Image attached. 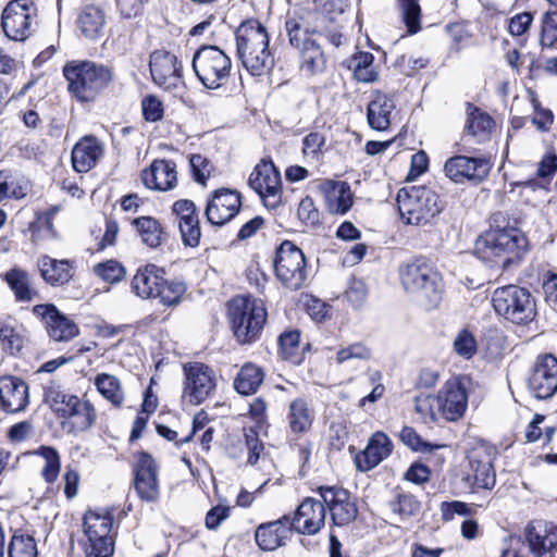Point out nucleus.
I'll list each match as a JSON object with an SVG mask.
<instances>
[{
  "instance_id": "6ab92c4d",
  "label": "nucleus",
  "mask_w": 557,
  "mask_h": 557,
  "mask_svg": "<svg viewBox=\"0 0 557 557\" xmlns=\"http://www.w3.org/2000/svg\"><path fill=\"white\" fill-rule=\"evenodd\" d=\"M242 208V196L235 189L219 188L212 191L205 209L207 221L222 226L234 219Z\"/></svg>"
},
{
  "instance_id": "4be33fe9",
  "label": "nucleus",
  "mask_w": 557,
  "mask_h": 557,
  "mask_svg": "<svg viewBox=\"0 0 557 557\" xmlns=\"http://www.w3.org/2000/svg\"><path fill=\"white\" fill-rule=\"evenodd\" d=\"M444 171L446 176L455 183L481 182L488 175L491 163L485 158L455 156L445 162Z\"/></svg>"
},
{
  "instance_id": "a19ab883",
  "label": "nucleus",
  "mask_w": 557,
  "mask_h": 557,
  "mask_svg": "<svg viewBox=\"0 0 557 557\" xmlns=\"http://www.w3.org/2000/svg\"><path fill=\"white\" fill-rule=\"evenodd\" d=\"M373 54L366 51H360L352 57L350 67L358 82L373 83L377 79L379 73L373 66Z\"/></svg>"
},
{
  "instance_id": "c03bdc74",
  "label": "nucleus",
  "mask_w": 557,
  "mask_h": 557,
  "mask_svg": "<svg viewBox=\"0 0 557 557\" xmlns=\"http://www.w3.org/2000/svg\"><path fill=\"white\" fill-rule=\"evenodd\" d=\"M494 125L493 119L479 109H473L468 116L466 129L474 137H486Z\"/></svg>"
},
{
  "instance_id": "c756f323",
  "label": "nucleus",
  "mask_w": 557,
  "mask_h": 557,
  "mask_svg": "<svg viewBox=\"0 0 557 557\" xmlns=\"http://www.w3.org/2000/svg\"><path fill=\"white\" fill-rule=\"evenodd\" d=\"M103 154V147L94 136L83 137L72 150V164L75 171H90Z\"/></svg>"
},
{
  "instance_id": "423d86ee",
  "label": "nucleus",
  "mask_w": 557,
  "mask_h": 557,
  "mask_svg": "<svg viewBox=\"0 0 557 557\" xmlns=\"http://www.w3.org/2000/svg\"><path fill=\"white\" fill-rule=\"evenodd\" d=\"M63 74L69 82L70 92L79 101L94 100L113 79L110 66L91 61L66 64Z\"/></svg>"
},
{
  "instance_id": "864d4df0",
  "label": "nucleus",
  "mask_w": 557,
  "mask_h": 557,
  "mask_svg": "<svg viewBox=\"0 0 557 557\" xmlns=\"http://www.w3.org/2000/svg\"><path fill=\"white\" fill-rule=\"evenodd\" d=\"M416 411L426 421L436 422L441 413L437 410V400L435 395L419 396L414 401Z\"/></svg>"
},
{
  "instance_id": "6e6552de",
  "label": "nucleus",
  "mask_w": 557,
  "mask_h": 557,
  "mask_svg": "<svg viewBox=\"0 0 557 557\" xmlns=\"http://www.w3.org/2000/svg\"><path fill=\"white\" fill-rule=\"evenodd\" d=\"M492 306L497 315L517 325L529 324L537 314L531 292L513 284L497 287L492 294Z\"/></svg>"
},
{
  "instance_id": "bf43d9fd",
  "label": "nucleus",
  "mask_w": 557,
  "mask_h": 557,
  "mask_svg": "<svg viewBox=\"0 0 557 557\" xmlns=\"http://www.w3.org/2000/svg\"><path fill=\"white\" fill-rule=\"evenodd\" d=\"M557 42V11L547 12L542 22L541 45L553 47Z\"/></svg>"
},
{
  "instance_id": "5701e85b",
  "label": "nucleus",
  "mask_w": 557,
  "mask_h": 557,
  "mask_svg": "<svg viewBox=\"0 0 557 557\" xmlns=\"http://www.w3.org/2000/svg\"><path fill=\"white\" fill-rule=\"evenodd\" d=\"M318 492L322 504L329 508L334 524L346 525L356 519L357 507L346 490L336 486H320Z\"/></svg>"
},
{
  "instance_id": "8fccbe9b",
  "label": "nucleus",
  "mask_w": 557,
  "mask_h": 557,
  "mask_svg": "<svg viewBox=\"0 0 557 557\" xmlns=\"http://www.w3.org/2000/svg\"><path fill=\"white\" fill-rule=\"evenodd\" d=\"M403 18L410 34L420 30L421 9L418 0H399Z\"/></svg>"
},
{
  "instance_id": "412c9836",
  "label": "nucleus",
  "mask_w": 557,
  "mask_h": 557,
  "mask_svg": "<svg viewBox=\"0 0 557 557\" xmlns=\"http://www.w3.org/2000/svg\"><path fill=\"white\" fill-rule=\"evenodd\" d=\"M134 475V487L138 497L147 503L157 502L160 496L158 467L149 454H138Z\"/></svg>"
},
{
  "instance_id": "3c124183",
  "label": "nucleus",
  "mask_w": 557,
  "mask_h": 557,
  "mask_svg": "<svg viewBox=\"0 0 557 557\" xmlns=\"http://www.w3.org/2000/svg\"><path fill=\"white\" fill-rule=\"evenodd\" d=\"M0 343L5 351L14 355L23 347V337L10 324L0 321Z\"/></svg>"
},
{
  "instance_id": "c85d7f7f",
  "label": "nucleus",
  "mask_w": 557,
  "mask_h": 557,
  "mask_svg": "<svg viewBox=\"0 0 557 557\" xmlns=\"http://www.w3.org/2000/svg\"><path fill=\"white\" fill-rule=\"evenodd\" d=\"M396 116L394 100L382 92H376L369 102L367 119L372 129L383 132L388 129Z\"/></svg>"
},
{
  "instance_id": "bb28decb",
  "label": "nucleus",
  "mask_w": 557,
  "mask_h": 557,
  "mask_svg": "<svg viewBox=\"0 0 557 557\" xmlns=\"http://www.w3.org/2000/svg\"><path fill=\"white\" fill-rule=\"evenodd\" d=\"M290 533L289 516H283L275 521L260 524L255 532V540L262 550L271 552L285 545Z\"/></svg>"
},
{
  "instance_id": "a211bd4d",
  "label": "nucleus",
  "mask_w": 557,
  "mask_h": 557,
  "mask_svg": "<svg viewBox=\"0 0 557 557\" xmlns=\"http://www.w3.org/2000/svg\"><path fill=\"white\" fill-rule=\"evenodd\" d=\"M32 313L45 324L49 337L54 342H69L79 333L77 324L53 304L35 305Z\"/></svg>"
},
{
  "instance_id": "09e8293b",
  "label": "nucleus",
  "mask_w": 557,
  "mask_h": 557,
  "mask_svg": "<svg viewBox=\"0 0 557 557\" xmlns=\"http://www.w3.org/2000/svg\"><path fill=\"white\" fill-rule=\"evenodd\" d=\"M372 356L371 349L361 342L349 344L336 351L335 362L343 364L349 360H369Z\"/></svg>"
},
{
  "instance_id": "f704fd0d",
  "label": "nucleus",
  "mask_w": 557,
  "mask_h": 557,
  "mask_svg": "<svg viewBox=\"0 0 557 557\" xmlns=\"http://www.w3.org/2000/svg\"><path fill=\"white\" fill-rule=\"evenodd\" d=\"M314 421V410L304 398L294 399L288 407L287 422L293 434L307 433Z\"/></svg>"
},
{
  "instance_id": "2eb2a0df",
  "label": "nucleus",
  "mask_w": 557,
  "mask_h": 557,
  "mask_svg": "<svg viewBox=\"0 0 557 557\" xmlns=\"http://www.w3.org/2000/svg\"><path fill=\"white\" fill-rule=\"evenodd\" d=\"M183 399L198 406L208 399L216 387L214 371L207 364L194 362L184 367Z\"/></svg>"
},
{
  "instance_id": "dca6fc26",
  "label": "nucleus",
  "mask_w": 557,
  "mask_h": 557,
  "mask_svg": "<svg viewBox=\"0 0 557 557\" xmlns=\"http://www.w3.org/2000/svg\"><path fill=\"white\" fill-rule=\"evenodd\" d=\"M528 391L537 399L552 398L557 392V358L552 354L536 357L528 380Z\"/></svg>"
},
{
  "instance_id": "a18cd8bd",
  "label": "nucleus",
  "mask_w": 557,
  "mask_h": 557,
  "mask_svg": "<svg viewBox=\"0 0 557 557\" xmlns=\"http://www.w3.org/2000/svg\"><path fill=\"white\" fill-rule=\"evenodd\" d=\"M37 544L28 534H14L9 545V557H37Z\"/></svg>"
},
{
  "instance_id": "a878e982",
  "label": "nucleus",
  "mask_w": 557,
  "mask_h": 557,
  "mask_svg": "<svg viewBox=\"0 0 557 557\" xmlns=\"http://www.w3.org/2000/svg\"><path fill=\"white\" fill-rule=\"evenodd\" d=\"M143 184L153 190L166 191L176 186V166L170 160H154L141 172Z\"/></svg>"
},
{
  "instance_id": "9d476101",
  "label": "nucleus",
  "mask_w": 557,
  "mask_h": 557,
  "mask_svg": "<svg viewBox=\"0 0 557 557\" xmlns=\"http://www.w3.org/2000/svg\"><path fill=\"white\" fill-rule=\"evenodd\" d=\"M557 548V525L533 521L524 530V541L517 549H507L503 557H549Z\"/></svg>"
},
{
  "instance_id": "13d9d810",
  "label": "nucleus",
  "mask_w": 557,
  "mask_h": 557,
  "mask_svg": "<svg viewBox=\"0 0 557 557\" xmlns=\"http://www.w3.org/2000/svg\"><path fill=\"white\" fill-rule=\"evenodd\" d=\"M25 191L9 171H0V201L7 198H22Z\"/></svg>"
},
{
  "instance_id": "f03ea898",
  "label": "nucleus",
  "mask_w": 557,
  "mask_h": 557,
  "mask_svg": "<svg viewBox=\"0 0 557 557\" xmlns=\"http://www.w3.org/2000/svg\"><path fill=\"white\" fill-rule=\"evenodd\" d=\"M528 249L525 235L517 227L491 225L475 240L474 253L491 267L506 269L520 260Z\"/></svg>"
},
{
  "instance_id": "ddd939ff",
  "label": "nucleus",
  "mask_w": 557,
  "mask_h": 557,
  "mask_svg": "<svg viewBox=\"0 0 557 557\" xmlns=\"http://www.w3.org/2000/svg\"><path fill=\"white\" fill-rule=\"evenodd\" d=\"M274 270L278 281L289 289L300 288L307 280L305 255L292 242H283L276 251Z\"/></svg>"
},
{
  "instance_id": "338daca9",
  "label": "nucleus",
  "mask_w": 557,
  "mask_h": 557,
  "mask_svg": "<svg viewBox=\"0 0 557 557\" xmlns=\"http://www.w3.org/2000/svg\"><path fill=\"white\" fill-rule=\"evenodd\" d=\"M325 144V138L322 134L313 132L308 134L302 139V152L306 157L317 159Z\"/></svg>"
},
{
  "instance_id": "603ef678",
  "label": "nucleus",
  "mask_w": 557,
  "mask_h": 557,
  "mask_svg": "<svg viewBox=\"0 0 557 557\" xmlns=\"http://www.w3.org/2000/svg\"><path fill=\"white\" fill-rule=\"evenodd\" d=\"M114 552L113 537H87L85 543L86 557H110Z\"/></svg>"
},
{
  "instance_id": "7c9ffc66",
  "label": "nucleus",
  "mask_w": 557,
  "mask_h": 557,
  "mask_svg": "<svg viewBox=\"0 0 557 557\" xmlns=\"http://www.w3.org/2000/svg\"><path fill=\"white\" fill-rule=\"evenodd\" d=\"M3 281L12 290L17 302H32L39 298L28 272L21 268H13L3 274Z\"/></svg>"
},
{
  "instance_id": "5fc2aeb1",
  "label": "nucleus",
  "mask_w": 557,
  "mask_h": 557,
  "mask_svg": "<svg viewBox=\"0 0 557 557\" xmlns=\"http://www.w3.org/2000/svg\"><path fill=\"white\" fill-rule=\"evenodd\" d=\"M521 188L520 195L525 203L536 206L547 194V189L535 180L520 182L516 184Z\"/></svg>"
},
{
  "instance_id": "774afa93",
  "label": "nucleus",
  "mask_w": 557,
  "mask_h": 557,
  "mask_svg": "<svg viewBox=\"0 0 557 557\" xmlns=\"http://www.w3.org/2000/svg\"><path fill=\"white\" fill-rule=\"evenodd\" d=\"M368 296V289L363 281L351 280L346 289V297L354 307L361 306Z\"/></svg>"
},
{
  "instance_id": "9b49d317",
  "label": "nucleus",
  "mask_w": 557,
  "mask_h": 557,
  "mask_svg": "<svg viewBox=\"0 0 557 557\" xmlns=\"http://www.w3.org/2000/svg\"><path fill=\"white\" fill-rule=\"evenodd\" d=\"M37 25V8L33 0H12L2 11L1 26L11 40H26Z\"/></svg>"
},
{
  "instance_id": "393cba45",
  "label": "nucleus",
  "mask_w": 557,
  "mask_h": 557,
  "mask_svg": "<svg viewBox=\"0 0 557 557\" xmlns=\"http://www.w3.org/2000/svg\"><path fill=\"white\" fill-rule=\"evenodd\" d=\"M28 385L16 376L0 377V406L10 413L20 412L28 405Z\"/></svg>"
},
{
  "instance_id": "72a5a7b5",
  "label": "nucleus",
  "mask_w": 557,
  "mask_h": 557,
  "mask_svg": "<svg viewBox=\"0 0 557 557\" xmlns=\"http://www.w3.org/2000/svg\"><path fill=\"white\" fill-rule=\"evenodd\" d=\"M38 267L44 281L52 286L66 284L73 276V267L69 260H57L44 256Z\"/></svg>"
},
{
  "instance_id": "20e7f679",
  "label": "nucleus",
  "mask_w": 557,
  "mask_h": 557,
  "mask_svg": "<svg viewBox=\"0 0 557 557\" xmlns=\"http://www.w3.org/2000/svg\"><path fill=\"white\" fill-rule=\"evenodd\" d=\"M404 288L426 310L436 308L444 294L441 274L423 260H414L400 272Z\"/></svg>"
},
{
  "instance_id": "b1692460",
  "label": "nucleus",
  "mask_w": 557,
  "mask_h": 557,
  "mask_svg": "<svg viewBox=\"0 0 557 557\" xmlns=\"http://www.w3.org/2000/svg\"><path fill=\"white\" fill-rule=\"evenodd\" d=\"M325 515L324 505L308 497L298 506L294 518H289L290 530L300 534L313 535L324 527Z\"/></svg>"
},
{
  "instance_id": "ea45409f",
  "label": "nucleus",
  "mask_w": 557,
  "mask_h": 557,
  "mask_svg": "<svg viewBox=\"0 0 557 557\" xmlns=\"http://www.w3.org/2000/svg\"><path fill=\"white\" fill-rule=\"evenodd\" d=\"M141 242L150 248H157L163 240V227L161 223L152 216H139L133 221Z\"/></svg>"
},
{
  "instance_id": "4d7b16f0",
  "label": "nucleus",
  "mask_w": 557,
  "mask_h": 557,
  "mask_svg": "<svg viewBox=\"0 0 557 557\" xmlns=\"http://www.w3.org/2000/svg\"><path fill=\"white\" fill-rule=\"evenodd\" d=\"M454 350L463 359H470L476 352V341L472 333L460 331L454 341Z\"/></svg>"
},
{
  "instance_id": "37998d69",
  "label": "nucleus",
  "mask_w": 557,
  "mask_h": 557,
  "mask_svg": "<svg viewBox=\"0 0 557 557\" xmlns=\"http://www.w3.org/2000/svg\"><path fill=\"white\" fill-rule=\"evenodd\" d=\"M280 355L283 359L295 364L302 360V350L300 347V334L298 331H288L278 337Z\"/></svg>"
},
{
  "instance_id": "0e129e2a",
  "label": "nucleus",
  "mask_w": 557,
  "mask_h": 557,
  "mask_svg": "<svg viewBox=\"0 0 557 557\" xmlns=\"http://www.w3.org/2000/svg\"><path fill=\"white\" fill-rule=\"evenodd\" d=\"M178 227L183 243L186 246L196 247L199 245L201 236L199 220H194V222L189 221L181 223L178 224Z\"/></svg>"
},
{
  "instance_id": "4c0bfd02",
  "label": "nucleus",
  "mask_w": 557,
  "mask_h": 557,
  "mask_svg": "<svg viewBox=\"0 0 557 557\" xmlns=\"http://www.w3.org/2000/svg\"><path fill=\"white\" fill-rule=\"evenodd\" d=\"M95 386L99 394L114 407L120 408L123 405L125 395L122 384L116 376L108 373H99L95 377Z\"/></svg>"
},
{
  "instance_id": "de8ad7c7",
  "label": "nucleus",
  "mask_w": 557,
  "mask_h": 557,
  "mask_svg": "<svg viewBox=\"0 0 557 557\" xmlns=\"http://www.w3.org/2000/svg\"><path fill=\"white\" fill-rule=\"evenodd\" d=\"M400 441L414 451L429 453L446 447L440 444L424 442L413 428L404 426L399 434Z\"/></svg>"
},
{
  "instance_id": "4468645a",
  "label": "nucleus",
  "mask_w": 557,
  "mask_h": 557,
  "mask_svg": "<svg viewBox=\"0 0 557 557\" xmlns=\"http://www.w3.org/2000/svg\"><path fill=\"white\" fill-rule=\"evenodd\" d=\"M248 184L259 197L264 206L275 209L282 203V178L280 171L271 161H261L251 172Z\"/></svg>"
},
{
  "instance_id": "aec40b11",
  "label": "nucleus",
  "mask_w": 557,
  "mask_h": 557,
  "mask_svg": "<svg viewBox=\"0 0 557 557\" xmlns=\"http://www.w3.org/2000/svg\"><path fill=\"white\" fill-rule=\"evenodd\" d=\"M435 396L437 410L444 420L455 422L463 417L468 406V392L461 379L446 381Z\"/></svg>"
},
{
  "instance_id": "e2e57ef3",
  "label": "nucleus",
  "mask_w": 557,
  "mask_h": 557,
  "mask_svg": "<svg viewBox=\"0 0 557 557\" xmlns=\"http://www.w3.org/2000/svg\"><path fill=\"white\" fill-rule=\"evenodd\" d=\"M172 213L177 218L178 224L198 220L194 201L181 199L173 203Z\"/></svg>"
},
{
  "instance_id": "2f4dec72",
  "label": "nucleus",
  "mask_w": 557,
  "mask_h": 557,
  "mask_svg": "<svg viewBox=\"0 0 557 557\" xmlns=\"http://www.w3.org/2000/svg\"><path fill=\"white\" fill-rule=\"evenodd\" d=\"M164 277V271L154 264H147L137 270L132 280V288L143 298H153Z\"/></svg>"
},
{
  "instance_id": "1a4fd4ad",
  "label": "nucleus",
  "mask_w": 557,
  "mask_h": 557,
  "mask_svg": "<svg viewBox=\"0 0 557 557\" xmlns=\"http://www.w3.org/2000/svg\"><path fill=\"white\" fill-rule=\"evenodd\" d=\"M231 66L230 57L216 46H202L193 58L196 76L208 89H218L226 85Z\"/></svg>"
},
{
  "instance_id": "69168bd1",
  "label": "nucleus",
  "mask_w": 557,
  "mask_h": 557,
  "mask_svg": "<svg viewBox=\"0 0 557 557\" xmlns=\"http://www.w3.org/2000/svg\"><path fill=\"white\" fill-rule=\"evenodd\" d=\"M143 114L149 122H157L163 116L162 102L154 96H147L141 101Z\"/></svg>"
},
{
  "instance_id": "f257e3e1",
  "label": "nucleus",
  "mask_w": 557,
  "mask_h": 557,
  "mask_svg": "<svg viewBox=\"0 0 557 557\" xmlns=\"http://www.w3.org/2000/svg\"><path fill=\"white\" fill-rule=\"evenodd\" d=\"M330 17L315 9L300 8L288 14L285 28L290 46L300 52V66L309 74H318L325 69V55L319 44L320 37L338 47L342 34L332 29Z\"/></svg>"
},
{
  "instance_id": "49530a36",
  "label": "nucleus",
  "mask_w": 557,
  "mask_h": 557,
  "mask_svg": "<svg viewBox=\"0 0 557 557\" xmlns=\"http://www.w3.org/2000/svg\"><path fill=\"white\" fill-rule=\"evenodd\" d=\"M185 290L186 287L183 283L169 282L163 278L153 298H158L162 305L173 306L181 300Z\"/></svg>"
},
{
  "instance_id": "39448f33",
  "label": "nucleus",
  "mask_w": 557,
  "mask_h": 557,
  "mask_svg": "<svg viewBox=\"0 0 557 557\" xmlns=\"http://www.w3.org/2000/svg\"><path fill=\"white\" fill-rule=\"evenodd\" d=\"M396 202L401 219L411 225L426 224L443 210L438 194L426 186L400 188Z\"/></svg>"
},
{
  "instance_id": "58836bf2",
  "label": "nucleus",
  "mask_w": 557,
  "mask_h": 557,
  "mask_svg": "<svg viewBox=\"0 0 557 557\" xmlns=\"http://www.w3.org/2000/svg\"><path fill=\"white\" fill-rule=\"evenodd\" d=\"M113 517L109 512L88 511L84 516L86 537H112Z\"/></svg>"
},
{
  "instance_id": "680f3d73",
  "label": "nucleus",
  "mask_w": 557,
  "mask_h": 557,
  "mask_svg": "<svg viewBox=\"0 0 557 557\" xmlns=\"http://www.w3.org/2000/svg\"><path fill=\"white\" fill-rule=\"evenodd\" d=\"M419 500L411 494H401L394 505V511L403 518L416 516L420 511Z\"/></svg>"
},
{
  "instance_id": "6e6d98bb",
  "label": "nucleus",
  "mask_w": 557,
  "mask_h": 557,
  "mask_svg": "<svg viewBox=\"0 0 557 557\" xmlns=\"http://www.w3.org/2000/svg\"><path fill=\"white\" fill-rule=\"evenodd\" d=\"M94 272L103 281L109 283H116L125 275L124 268L115 260H108L96 264Z\"/></svg>"
},
{
  "instance_id": "f8f14e48",
  "label": "nucleus",
  "mask_w": 557,
  "mask_h": 557,
  "mask_svg": "<svg viewBox=\"0 0 557 557\" xmlns=\"http://www.w3.org/2000/svg\"><path fill=\"white\" fill-rule=\"evenodd\" d=\"M469 462L470 472L463 481L473 497V504L481 507L487 503L488 495L496 484L493 458L486 451H474Z\"/></svg>"
},
{
  "instance_id": "7ed1b4c3",
  "label": "nucleus",
  "mask_w": 557,
  "mask_h": 557,
  "mask_svg": "<svg viewBox=\"0 0 557 557\" xmlns=\"http://www.w3.org/2000/svg\"><path fill=\"white\" fill-rule=\"evenodd\" d=\"M237 55L253 76L265 74L273 65L265 27L257 20L243 23L236 30Z\"/></svg>"
},
{
  "instance_id": "c9c22d12",
  "label": "nucleus",
  "mask_w": 557,
  "mask_h": 557,
  "mask_svg": "<svg viewBox=\"0 0 557 557\" xmlns=\"http://www.w3.org/2000/svg\"><path fill=\"white\" fill-rule=\"evenodd\" d=\"M264 380L263 369L255 363H245L237 373L234 387L242 395L255 394Z\"/></svg>"
},
{
  "instance_id": "473e14b6",
  "label": "nucleus",
  "mask_w": 557,
  "mask_h": 557,
  "mask_svg": "<svg viewBox=\"0 0 557 557\" xmlns=\"http://www.w3.org/2000/svg\"><path fill=\"white\" fill-rule=\"evenodd\" d=\"M327 210L333 214H345L352 206L350 186L345 182L326 181L322 186Z\"/></svg>"
},
{
  "instance_id": "f3484780",
  "label": "nucleus",
  "mask_w": 557,
  "mask_h": 557,
  "mask_svg": "<svg viewBox=\"0 0 557 557\" xmlns=\"http://www.w3.org/2000/svg\"><path fill=\"white\" fill-rule=\"evenodd\" d=\"M149 67L151 77L159 87L173 92L184 89L182 65L175 54L157 50L150 55Z\"/></svg>"
},
{
  "instance_id": "79ce46f5",
  "label": "nucleus",
  "mask_w": 557,
  "mask_h": 557,
  "mask_svg": "<svg viewBox=\"0 0 557 557\" xmlns=\"http://www.w3.org/2000/svg\"><path fill=\"white\" fill-rule=\"evenodd\" d=\"M45 460L41 469V476L47 483H53L58 479L61 470L60 455L55 448L51 446H40L34 453Z\"/></svg>"
},
{
  "instance_id": "e433bc0d",
  "label": "nucleus",
  "mask_w": 557,
  "mask_h": 557,
  "mask_svg": "<svg viewBox=\"0 0 557 557\" xmlns=\"http://www.w3.org/2000/svg\"><path fill=\"white\" fill-rule=\"evenodd\" d=\"M77 24L86 38L96 39L106 24L103 11L96 5H86L78 15Z\"/></svg>"
},
{
  "instance_id": "052dcab7",
  "label": "nucleus",
  "mask_w": 557,
  "mask_h": 557,
  "mask_svg": "<svg viewBox=\"0 0 557 557\" xmlns=\"http://www.w3.org/2000/svg\"><path fill=\"white\" fill-rule=\"evenodd\" d=\"M189 164L194 180L201 185H205L211 175L213 169L212 163L201 154H191Z\"/></svg>"
},
{
  "instance_id": "cd10ccee",
  "label": "nucleus",
  "mask_w": 557,
  "mask_h": 557,
  "mask_svg": "<svg viewBox=\"0 0 557 557\" xmlns=\"http://www.w3.org/2000/svg\"><path fill=\"white\" fill-rule=\"evenodd\" d=\"M393 450V443L383 432H375L366 449L356 457V463L359 470L368 471L376 467L386 459Z\"/></svg>"
},
{
  "instance_id": "0eeeda50",
  "label": "nucleus",
  "mask_w": 557,
  "mask_h": 557,
  "mask_svg": "<svg viewBox=\"0 0 557 557\" xmlns=\"http://www.w3.org/2000/svg\"><path fill=\"white\" fill-rule=\"evenodd\" d=\"M228 317L237 341L247 344L259 337L267 321V309L260 299L237 296L228 302Z\"/></svg>"
}]
</instances>
